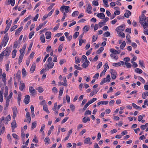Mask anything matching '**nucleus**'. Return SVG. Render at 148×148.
Returning a JSON list of instances; mask_svg holds the SVG:
<instances>
[{"mask_svg":"<svg viewBox=\"0 0 148 148\" xmlns=\"http://www.w3.org/2000/svg\"><path fill=\"white\" fill-rule=\"evenodd\" d=\"M139 22L144 29L148 27V17H146L144 14H142L141 17H139Z\"/></svg>","mask_w":148,"mask_h":148,"instance_id":"obj_1","label":"nucleus"},{"mask_svg":"<svg viewBox=\"0 0 148 148\" xmlns=\"http://www.w3.org/2000/svg\"><path fill=\"white\" fill-rule=\"evenodd\" d=\"M11 50L8 47L6 48L0 54V58L3 59V56H8L10 53Z\"/></svg>","mask_w":148,"mask_h":148,"instance_id":"obj_2","label":"nucleus"},{"mask_svg":"<svg viewBox=\"0 0 148 148\" xmlns=\"http://www.w3.org/2000/svg\"><path fill=\"white\" fill-rule=\"evenodd\" d=\"M110 72L111 74V78L112 79H114L116 77L117 73L116 71L113 69H111L110 70Z\"/></svg>","mask_w":148,"mask_h":148,"instance_id":"obj_3","label":"nucleus"},{"mask_svg":"<svg viewBox=\"0 0 148 148\" xmlns=\"http://www.w3.org/2000/svg\"><path fill=\"white\" fill-rule=\"evenodd\" d=\"M29 92L31 93L30 95L31 96H33L35 94L36 90L34 89L33 87L31 86H29Z\"/></svg>","mask_w":148,"mask_h":148,"instance_id":"obj_4","label":"nucleus"},{"mask_svg":"<svg viewBox=\"0 0 148 148\" xmlns=\"http://www.w3.org/2000/svg\"><path fill=\"white\" fill-rule=\"evenodd\" d=\"M69 6H66L65 5L62 6L60 8L61 11L63 13L64 10L65 11L66 13H67L69 11Z\"/></svg>","mask_w":148,"mask_h":148,"instance_id":"obj_5","label":"nucleus"},{"mask_svg":"<svg viewBox=\"0 0 148 148\" xmlns=\"http://www.w3.org/2000/svg\"><path fill=\"white\" fill-rule=\"evenodd\" d=\"M13 110V118L14 119L16 116V115L17 113V110L16 107H14L12 109Z\"/></svg>","mask_w":148,"mask_h":148,"instance_id":"obj_6","label":"nucleus"},{"mask_svg":"<svg viewBox=\"0 0 148 148\" xmlns=\"http://www.w3.org/2000/svg\"><path fill=\"white\" fill-rule=\"evenodd\" d=\"M25 99L24 100L25 103V104H28L29 102L30 96L29 95H25Z\"/></svg>","mask_w":148,"mask_h":148,"instance_id":"obj_7","label":"nucleus"},{"mask_svg":"<svg viewBox=\"0 0 148 148\" xmlns=\"http://www.w3.org/2000/svg\"><path fill=\"white\" fill-rule=\"evenodd\" d=\"M125 29V25H121L118 27H117L116 29V30L117 32H119V31H123Z\"/></svg>","mask_w":148,"mask_h":148,"instance_id":"obj_8","label":"nucleus"},{"mask_svg":"<svg viewBox=\"0 0 148 148\" xmlns=\"http://www.w3.org/2000/svg\"><path fill=\"white\" fill-rule=\"evenodd\" d=\"M10 115H9L7 116L5 119H4V120H3V121L4 123L6 124H8V122L10 120Z\"/></svg>","mask_w":148,"mask_h":148,"instance_id":"obj_9","label":"nucleus"},{"mask_svg":"<svg viewBox=\"0 0 148 148\" xmlns=\"http://www.w3.org/2000/svg\"><path fill=\"white\" fill-rule=\"evenodd\" d=\"M90 138L89 137L86 138L84 140V144H91L92 142L90 141Z\"/></svg>","mask_w":148,"mask_h":148,"instance_id":"obj_10","label":"nucleus"},{"mask_svg":"<svg viewBox=\"0 0 148 148\" xmlns=\"http://www.w3.org/2000/svg\"><path fill=\"white\" fill-rule=\"evenodd\" d=\"M21 93L20 92H18V103L19 106L20 105V103L21 99Z\"/></svg>","mask_w":148,"mask_h":148,"instance_id":"obj_11","label":"nucleus"},{"mask_svg":"<svg viewBox=\"0 0 148 148\" xmlns=\"http://www.w3.org/2000/svg\"><path fill=\"white\" fill-rule=\"evenodd\" d=\"M110 52L112 53V54H119L120 53V52H119L118 51L114 49H110Z\"/></svg>","mask_w":148,"mask_h":148,"instance_id":"obj_12","label":"nucleus"},{"mask_svg":"<svg viewBox=\"0 0 148 148\" xmlns=\"http://www.w3.org/2000/svg\"><path fill=\"white\" fill-rule=\"evenodd\" d=\"M92 7L90 3H89L88 5L87 8L86 10V11L89 14H90L91 13V11L92 10Z\"/></svg>","mask_w":148,"mask_h":148,"instance_id":"obj_13","label":"nucleus"},{"mask_svg":"<svg viewBox=\"0 0 148 148\" xmlns=\"http://www.w3.org/2000/svg\"><path fill=\"white\" fill-rule=\"evenodd\" d=\"M36 64L35 63H33L31 67L30 71L31 73H32L34 71L36 68Z\"/></svg>","mask_w":148,"mask_h":148,"instance_id":"obj_14","label":"nucleus"},{"mask_svg":"<svg viewBox=\"0 0 148 148\" xmlns=\"http://www.w3.org/2000/svg\"><path fill=\"white\" fill-rule=\"evenodd\" d=\"M12 128L13 130H14L15 128L17 127V125L16 123V121L15 119L12 121L11 123Z\"/></svg>","mask_w":148,"mask_h":148,"instance_id":"obj_15","label":"nucleus"},{"mask_svg":"<svg viewBox=\"0 0 148 148\" xmlns=\"http://www.w3.org/2000/svg\"><path fill=\"white\" fill-rule=\"evenodd\" d=\"M89 63L88 61H86L82 64V66L83 68H86L88 66Z\"/></svg>","mask_w":148,"mask_h":148,"instance_id":"obj_16","label":"nucleus"},{"mask_svg":"<svg viewBox=\"0 0 148 148\" xmlns=\"http://www.w3.org/2000/svg\"><path fill=\"white\" fill-rule=\"evenodd\" d=\"M97 16L101 19L104 18L105 17V15L103 13H98L97 15Z\"/></svg>","mask_w":148,"mask_h":148,"instance_id":"obj_17","label":"nucleus"},{"mask_svg":"<svg viewBox=\"0 0 148 148\" xmlns=\"http://www.w3.org/2000/svg\"><path fill=\"white\" fill-rule=\"evenodd\" d=\"M90 121V118L88 117H84L82 119V121L84 123H86L87 121Z\"/></svg>","mask_w":148,"mask_h":148,"instance_id":"obj_18","label":"nucleus"},{"mask_svg":"<svg viewBox=\"0 0 148 148\" xmlns=\"http://www.w3.org/2000/svg\"><path fill=\"white\" fill-rule=\"evenodd\" d=\"M98 91V90H97V89H96L93 90L92 92L90 93V95L91 96H93L94 95L96 94L97 93Z\"/></svg>","mask_w":148,"mask_h":148,"instance_id":"obj_19","label":"nucleus"},{"mask_svg":"<svg viewBox=\"0 0 148 148\" xmlns=\"http://www.w3.org/2000/svg\"><path fill=\"white\" fill-rule=\"evenodd\" d=\"M11 24L10 23H8V24H7V26H6L5 30L4 32V34H5L8 31V30H9V29L10 28V27L11 26Z\"/></svg>","mask_w":148,"mask_h":148,"instance_id":"obj_20","label":"nucleus"},{"mask_svg":"<svg viewBox=\"0 0 148 148\" xmlns=\"http://www.w3.org/2000/svg\"><path fill=\"white\" fill-rule=\"evenodd\" d=\"M23 26H21L19 28L17 29L15 33V35H17L18 34L20 33V32L23 29Z\"/></svg>","mask_w":148,"mask_h":148,"instance_id":"obj_21","label":"nucleus"},{"mask_svg":"<svg viewBox=\"0 0 148 148\" xmlns=\"http://www.w3.org/2000/svg\"><path fill=\"white\" fill-rule=\"evenodd\" d=\"M25 87V84L23 83H20L19 87L20 90L22 91L23 90Z\"/></svg>","mask_w":148,"mask_h":148,"instance_id":"obj_22","label":"nucleus"},{"mask_svg":"<svg viewBox=\"0 0 148 148\" xmlns=\"http://www.w3.org/2000/svg\"><path fill=\"white\" fill-rule=\"evenodd\" d=\"M43 110L46 112L47 113H49V112L48 110V108H47V106L46 104H45V105L43 106Z\"/></svg>","mask_w":148,"mask_h":148,"instance_id":"obj_23","label":"nucleus"},{"mask_svg":"<svg viewBox=\"0 0 148 148\" xmlns=\"http://www.w3.org/2000/svg\"><path fill=\"white\" fill-rule=\"evenodd\" d=\"M40 40L41 42L44 43L45 42V36L44 34H42L40 36Z\"/></svg>","mask_w":148,"mask_h":148,"instance_id":"obj_24","label":"nucleus"},{"mask_svg":"<svg viewBox=\"0 0 148 148\" xmlns=\"http://www.w3.org/2000/svg\"><path fill=\"white\" fill-rule=\"evenodd\" d=\"M148 96V92H143L142 95V97L143 99H145L146 97Z\"/></svg>","mask_w":148,"mask_h":148,"instance_id":"obj_25","label":"nucleus"},{"mask_svg":"<svg viewBox=\"0 0 148 148\" xmlns=\"http://www.w3.org/2000/svg\"><path fill=\"white\" fill-rule=\"evenodd\" d=\"M135 71L137 73L139 74H141L143 72V71L141 69L138 68H136L135 69Z\"/></svg>","mask_w":148,"mask_h":148,"instance_id":"obj_26","label":"nucleus"},{"mask_svg":"<svg viewBox=\"0 0 148 148\" xmlns=\"http://www.w3.org/2000/svg\"><path fill=\"white\" fill-rule=\"evenodd\" d=\"M36 89L38 90L39 92L40 93H41L42 92L44 91L43 88L40 87H39L37 88H36Z\"/></svg>","mask_w":148,"mask_h":148,"instance_id":"obj_27","label":"nucleus"},{"mask_svg":"<svg viewBox=\"0 0 148 148\" xmlns=\"http://www.w3.org/2000/svg\"><path fill=\"white\" fill-rule=\"evenodd\" d=\"M110 56L111 58H113L116 60H117L118 58V56H115V54H111Z\"/></svg>","mask_w":148,"mask_h":148,"instance_id":"obj_28","label":"nucleus"},{"mask_svg":"<svg viewBox=\"0 0 148 148\" xmlns=\"http://www.w3.org/2000/svg\"><path fill=\"white\" fill-rule=\"evenodd\" d=\"M19 43L18 40L14 42L13 47L14 48L16 49L18 46V44Z\"/></svg>","mask_w":148,"mask_h":148,"instance_id":"obj_29","label":"nucleus"},{"mask_svg":"<svg viewBox=\"0 0 148 148\" xmlns=\"http://www.w3.org/2000/svg\"><path fill=\"white\" fill-rule=\"evenodd\" d=\"M91 103H90V102L89 101L84 106L83 109V110H85L87 107Z\"/></svg>","mask_w":148,"mask_h":148,"instance_id":"obj_30","label":"nucleus"},{"mask_svg":"<svg viewBox=\"0 0 148 148\" xmlns=\"http://www.w3.org/2000/svg\"><path fill=\"white\" fill-rule=\"evenodd\" d=\"M9 40V38L8 37V33H7L5 35L3 38V41H8Z\"/></svg>","mask_w":148,"mask_h":148,"instance_id":"obj_31","label":"nucleus"},{"mask_svg":"<svg viewBox=\"0 0 148 148\" xmlns=\"http://www.w3.org/2000/svg\"><path fill=\"white\" fill-rule=\"evenodd\" d=\"M22 73L23 76H25L27 75V72L24 68H23L22 69Z\"/></svg>","mask_w":148,"mask_h":148,"instance_id":"obj_32","label":"nucleus"},{"mask_svg":"<svg viewBox=\"0 0 148 148\" xmlns=\"http://www.w3.org/2000/svg\"><path fill=\"white\" fill-rule=\"evenodd\" d=\"M139 63V64L140 65L142 69L145 68V67L143 65V60H140Z\"/></svg>","mask_w":148,"mask_h":148,"instance_id":"obj_33","label":"nucleus"},{"mask_svg":"<svg viewBox=\"0 0 148 148\" xmlns=\"http://www.w3.org/2000/svg\"><path fill=\"white\" fill-rule=\"evenodd\" d=\"M97 37L98 36L97 35H94L92 36V42H94L96 41L97 39Z\"/></svg>","mask_w":148,"mask_h":148,"instance_id":"obj_34","label":"nucleus"},{"mask_svg":"<svg viewBox=\"0 0 148 148\" xmlns=\"http://www.w3.org/2000/svg\"><path fill=\"white\" fill-rule=\"evenodd\" d=\"M10 3H8V4H10L12 6H14L15 4V0H9L8 1Z\"/></svg>","mask_w":148,"mask_h":148,"instance_id":"obj_35","label":"nucleus"},{"mask_svg":"<svg viewBox=\"0 0 148 148\" xmlns=\"http://www.w3.org/2000/svg\"><path fill=\"white\" fill-rule=\"evenodd\" d=\"M79 14V12L76 11L74 12L72 14V16L73 17H75L78 15Z\"/></svg>","mask_w":148,"mask_h":148,"instance_id":"obj_36","label":"nucleus"},{"mask_svg":"<svg viewBox=\"0 0 148 148\" xmlns=\"http://www.w3.org/2000/svg\"><path fill=\"white\" fill-rule=\"evenodd\" d=\"M126 45V43L125 41H123L122 44L120 46V48L121 49H123Z\"/></svg>","mask_w":148,"mask_h":148,"instance_id":"obj_37","label":"nucleus"},{"mask_svg":"<svg viewBox=\"0 0 148 148\" xmlns=\"http://www.w3.org/2000/svg\"><path fill=\"white\" fill-rule=\"evenodd\" d=\"M16 49H14L12 51V58H14L16 56Z\"/></svg>","mask_w":148,"mask_h":148,"instance_id":"obj_38","label":"nucleus"},{"mask_svg":"<svg viewBox=\"0 0 148 148\" xmlns=\"http://www.w3.org/2000/svg\"><path fill=\"white\" fill-rule=\"evenodd\" d=\"M106 71L107 69L106 68H104L103 70L100 74V77H101L102 75H105V72H106Z\"/></svg>","mask_w":148,"mask_h":148,"instance_id":"obj_39","label":"nucleus"},{"mask_svg":"<svg viewBox=\"0 0 148 148\" xmlns=\"http://www.w3.org/2000/svg\"><path fill=\"white\" fill-rule=\"evenodd\" d=\"M36 121H35L32 123L31 127V129L32 130L34 129L36 127Z\"/></svg>","mask_w":148,"mask_h":148,"instance_id":"obj_40","label":"nucleus"},{"mask_svg":"<svg viewBox=\"0 0 148 148\" xmlns=\"http://www.w3.org/2000/svg\"><path fill=\"white\" fill-rule=\"evenodd\" d=\"M3 92L0 91V101L2 102L3 101Z\"/></svg>","mask_w":148,"mask_h":148,"instance_id":"obj_41","label":"nucleus"},{"mask_svg":"<svg viewBox=\"0 0 148 148\" xmlns=\"http://www.w3.org/2000/svg\"><path fill=\"white\" fill-rule=\"evenodd\" d=\"M34 31H32L29 34V38L30 39L31 38L32 36L34 35Z\"/></svg>","mask_w":148,"mask_h":148,"instance_id":"obj_42","label":"nucleus"},{"mask_svg":"<svg viewBox=\"0 0 148 148\" xmlns=\"http://www.w3.org/2000/svg\"><path fill=\"white\" fill-rule=\"evenodd\" d=\"M104 48L102 47H100L99 49L97 51V53L98 54L100 53L101 52H102Z\"/></svg>","mask_w":148,"mask_h":148,"instance_id":"obj_43","label":"nucleus"},{"mask_svg":"<svg viewBox=\"0 0 148 148\" xmlns=\"http://www.w3.org/2000/svg\"><path fill=\"white\" fill-rule=\"evenodd\" d=\"M21 73V71H18L16 74V76L17 77L18 80L20 79V75Z\"/></svg>","mask_w":148,"mask_h":148,"instance_id":"obj_44","label":"nucleus"},{"mask_svg":"<svg viewBox=\"0 0 148 148\" xmlns=\"http://www.w3.org/2000/svg\"><path fill=\"white\" fill-rule=\"evenodd\" d=\"M23 56L22 55H20L18 58V64H20L22 62V60L23 58Z\"/></svg>","mask_w":148,"mask_h":148,"instance_id":"obj_45","label":"nucleus"},{"mask_svg":"<svg viewBox=\"0 0 148 148\" xmlns=\"http://www.w3.org/2000/svg\"><path fill=\"white\" fill-rule=\"evenodd\" d=\"M10 63V62L9 61L8 62V63L5 64V70L6 71H8L9 69V64Z\"/></svg>","mask_w":148,"mask_h":148,"instance_id":"obj_46","label":"nucleus"},{"mask_svg":"<svg viewBox=\"0 0 148 148\" xmlns=\"http://www.w3.org/2000/svg\"><path fill=\"white\" fill-rule=\"evenodd\" d=\"M86 40H84L83 39H79V45L80 46H81L82 45V44L83 42H85Z\"/></svg>","mask_w":148,"mask_h":148,"instance_id":"obj_47","label":"nucleus"},{"mask_svg":"<svg viewBox=\"0 0 148 148\" xmlns=\"http://www.w3.org/2000/svg\"><path fill=\"white\" fill-rule=\"evenodd\" d=\"M79 33L78 32H75L74 34L73 37L75 39H76L78 36Z\"/></svg>","mask_w":148,"mask_h":148,"instance_id":"obj_48","label":"nucleus"},{"mask_svg":"<svg viewBox=\"0 0 148 148\" xmlns=\"http://www.w3.org/2000/svg\"><path fill=\"white\" fill-rule=\"evenodd\" d=\"M63 44H62L59 45L58 47V51L59 52H60L61 51L62 49L63 48Z\"/></svg>","mask_w":148,"mask_h":148,"instance_id":"obj_49","label":"nucleus"},{"mask_svg":"<svg viewBox=\"0 0 148 148\" xmlns=\"http://www.w3.org/2000/svg\"><path fill=\"white\" fill-rule=\"evenodd\" d=\"M63 90L64 89L63 88H60V89L59 91V95L60 96L62 95L63 92Z\"/></svg>","mask_w":148,"mask_h":148,"instance_id":"obj_50","label":"nucleus"},{"mask_svg":"<svg viewBox=\"0 0 148 148\" xmlns=\"http://www.w3.org/2000/svg\"><path fill=\"white\" fill-rule=\"evenodd\" d=\"M103 35L104 36L107 37L110 35V33L109 32L107 31L104 33Z\"/></svg>","mask_w":148,"mask_h":148,"instance_id":"obj_51","label":"nucleus"},{"mask_svg":"<svg viewBox=\"0 0 148 148\" xmlns=\"http://www.w3.org/2000/svg\"><path fill=\"white\" fill-rule=\"evenodd\" d=\"M138 79L140 80V81L143 84H144L145 83V81L144 80V79L141 77H138Z\"/></svg>","mask_w":148,"mask_h":148,"instance_id":"obj_52","label":"nucleus"},{"mask_svg":"<svg viewBox=\"0 0 148 148\" xmlns=\"http://www.w3.org/2000/svg\"><path fill=\"white\" fill-rule=\"evenodd\" d=\"M103 2L105 5V7H108L109 5L108 3V1L107 0H103Z\"/></svg>","mask_w":148,"mask_h":148,"instance_id":"obj_53","label":"nucleus"},{"mask_svg":"<svg viewBox=\"0 0 148 148\" xmlns=\"http://www.w3.org/2000/svg\"><path fill=\"white\" fill-rule=\"evenodd\" d=\"M93 5L95 6H98L99 5L98 2L97 1H93L92 2Z\"/></svg>","mask_w":148,"mask_h":148,"instance_id":"obj_54","label":"nucleus"},{"mask_svg":"<svg viewBox=\"0 0 148 148\" xmlns=\"http://www.w3.org/2000/svg\"><path fill=\"white\" fill-rule=\"evenodd\" d=\"M112 65L113 66L115 67L119 66L121 65V63L120 62H118L117 63H114L112 64Z\"/></svg>","mask_w":148,"mask_h":148,"instance_id":"obj_55","label":"nucleus"},{"mask_svg":"<svg viewBox=\"0 0 148 148\" xmlns=\"http://www.w3.org/2000/svg\"><path fill=\"white\" fill-rule=\"evenodd\" d=\"M118 34L123 38H124L125 37V34L123 32H119Z\"/></svg>","mask_w":148,"mask_h":148,"instance_id":"obj_56","label":"nucleus"},{"mask_svg":"<svg viewBox=\"0 0 148 148\" xmlns=\"http://www.w3.org/2000/svg\"><path fill=\"white\" fill-rule=\"evenodd\" d=\"M17 27V25H15L12 27L10 29L11 32H12Z\"/></svg>","mask_w":148,"mask_h":148,"instance_id":"obj_57","label":"nucleus"},{"mask_svg":"<svg viewBox=\"0 0 148 148\" xmlns=\"http://www.w3.org/2000/svg\"><path fill=\"white\" fill-rule=\"evenodd\" d=\"M25 134L23 130H21V136L23 139L25 138Z\"/></svg>","mask_w":148,"mask_h":148,"instance_id":"obj_58","label":"nucleus"},{"mask_svg":"<svg viewBox=\"0 0 148 148\" xmlns=\"http://www.w3.org/2000/svg\"><path fill=\"white\" fill-rule=\"evenodd\" d=\"M57 103L56 102L55 103L54 105V106L52 110L54 111H56L57 108Z\"/></svg>","mask_w":148,"mask_h":148,"instance_id":"obj_59","label":"nucleus"},{"mask_svg":"<svg viewBox=\"0 0 148 148\" xmlns=\"http://www.w3.org/2000/svg\"><path fill=\"white\" fill-rule=\"evenodd\" d=\"M145 29V30L143 32L144 33L145 35H148V27H146L145 29Z\"/></svg>","mask_w":148,"mask_h":148,"instance_id":"obj_60","label":"nucleus"},{"mask_svg":"<svg viewBox=\"0 0 148 148\" xmlns=\"http://www.w3.org/2000/svg\"><path fill=\"white\" fill-rule=\"evenodd\" d=\"M33 141L35 142L36 143H38V141L37 139V137L36 135L34 136V139L33 140Z\"/></svg>","mask_w":148,"mask_h":148,"instance_id":"obj_61","label":"nucleus"},{"mask_svg":"<svg viewBox=\"0 0 148 148\" xmlns=\"http://www.w3.org/2000/svg\"><path fill=\"white\" fill-rule=\"evenodd\" d=\"M45 69L46 71H48L49 69V64H45Z\"/></svg>","mask_w":148,"mask_h":148,"instance_id":"obj_62","label":"nucleus"},{"mask_svg":"<svg viewBox=\"0 0 148 148\" xmlns=\"http://www.w3.org/2000/svg\"><path fill=\"white\" fill-rule=\"evenodd\" d=\"M70 107L71 110H72L73 111L75 109V106L73 104H71L70 105Z\"/></svg>","mask_w":148,"mask_h":148,"instance_id":"obj_63","label":"nucleus"},{"mask_svg":"<svg viewBox=\"0 0 148 148\" xmlns=\"http://www.w3.org/2000/svg\"><path fill=\"white\" fill-rule=\"evenodd\" d=\"M83 30L84 31L87 32L88 30V26L87 25L85 26L83 28Z\"/></svg>","mask_w":148,"mask_h":148,"instance_id":"obj_64","label":"nucleus"}]
</instances>
